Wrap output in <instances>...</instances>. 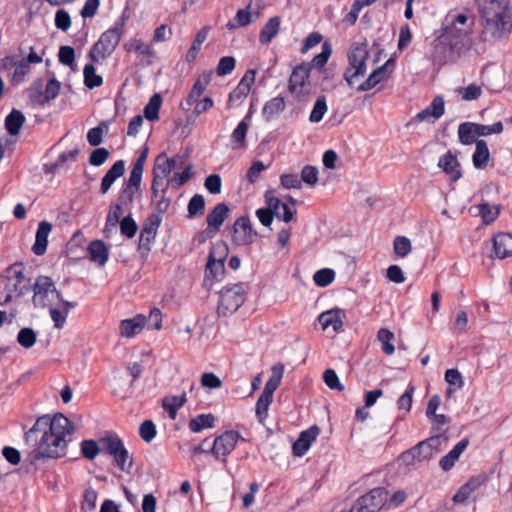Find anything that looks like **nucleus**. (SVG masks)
Instances as JSON below:
<instances>
[{
	"mask_svg": "<svg viewBox=\"0 0 512 512\" xmlns=\"http://www.w3.org/2000/svg\"><path fill=\"white\" fill-rule=\"evenodd\" d=\"M75 432V425L64 414L42 415L25 432V442L33 448H66Z\"/></svg>",
	"mask_w": 512,
	"mask_h": 512,
	"instance_id": "obj_1",
	"label": "nucleus"
},
{
	"mask_svg": "<svg viewBox=\"0 0 512 512\" xmlns=\"http://www.w3.org/2000/svg\"><path fill=\"white\" fill-rule=\"evenodd\" d=\"M474 25L472 15L450 12L442 23L440 40L451 51L459 53L470 46Z\"/></svg>",
	"mask_w": 512,
	"mask_h": 512,
	"instance_id": "obj_2",
	"label": "nucleus"
},
{
	"mask_svg": "<svg viewBox=\"0 0 512 512\" xmlns=\"http://www.w3.org/2000/svg\"><path fill=\"white\" fill-rule=\"evenodd\" d=\"M482 31L480 38L484 42L495 43L505 40L512 32L510 4L493 8L485 7L479 11Z\"/></svg>",
	"mask_w": 512,
	"mask_h": 512,
	"instance_id": "obj_3",
	"label": "nucleus"
},
{
	"mask_svg": "<svg viewBox=\"0 0 512 512\" xmlns=\"http://www.w3.org/2000/svg\"><path fill=\"white\" fill-rule=\"evenodd\" d=\"M126 17L122 15L112 27L104 31L91 47L89 57L93 62H100L112 55L124 34Z\"/></svg>",
	"mask_w": 512,
	"mask_h": 512,
	"instance_id": "obj_4",
	"label": "nucleus"
},
{
	"mask_svg": "<svg viewBox=\"0 0 512 512\" xmlns=\"http://www.w3.org/2000/svg\"><path fill=\"white\" fill-rule=\"evenodd\" d=\"M2 286L6 292L4 303L19 298L30 287V280L25 275V266L17 262L7 267L2 274Z\"/></svg>",
	"mask_w": 512,
	"mask_h": 512,
	"instance_id": "obj_5",
	"label": "nucleus"
},
{
	"mask_svg": "<svg viewBox=\"0 0 512 512\" xmlns=\"http://www.w3.org/2000/svg\"><path fill=\"white\" fill-rule=\"evenodd\" d=\"M368 56L366 43H356L351 46L348 52L349 65L344 73V78L348 85H354L360 77L365 75Z\"/></svg>",
	"mask_w": 512,
	"mask_h": 512,
	"instance_id": "obj_6",
	"label": "nucleus"
},
{
	"mask_svg": "<svg viewBox=\"0 0 512 512\" xmlns=\"http://www.w3.org/2000/svg\"><path fill=\"white\" fill-rule=\"evenodd\" d=\"M33 304L35 307L46 308L55 306L61 300V292L55 287L54 282L48 276H39L33 285Z\"/></svg>",
	"mask_w": 512,
	"mask_h": 512,
	"instance_id": "obj_7",
	"label": "nucleus"
},
{
	"mask_svg": "<svg viewBox=\"0 0 512 512\" xmlns=\"http://www.w3.org/2000/svg\"><path fill=\"white\" fill-rule=\"evenodd\" d=\"M245 300V288L242 283L225 286L219 295L218 313L226 316L236 312Z\"/></svg>",
	"mask_w": 512,
	"mask_h": 512,
	"instance_id": "obj_8",
	"label": "nucleus"
},
{
	"mask_svg": "<svg viewBox=\"0 0 512 512\" xmlns=\"http://www.w3.org/2000/svg\"><path fill=\"white\" fill-rule=\"evenodd\" d=\"M228 254V247L222 242L215 243L208 256L205 277L208 280L220 281L224 275V261Z\"/></svg>",
	"mask_w": 512,
	"mask_h": 512,
	"instance_id": "obj_9",
	"label": "nucleus"
},
{
	"mask_svg": "<svg viewBox=\"0 0 512 512\" xmlns=\"http://www.w3.org/2000/svg\"><path fill=\"white\" fill-rule=\"evenodd\" d=\"M387 496L386 489L374 488L355 501L352 512H379L386 508Z\"/></svg>",
	"mask_w": 512,
	"mask_h": 512,
	"instance_id": "obj_10",
	"label": "nucleus"
},
{
	"mask_svg": "<svg viewBox=\"0 0 512 512\" xmlns=\"http://www.w3.org/2000/svg\"><path fill=\"white\" fill-rule=\"evenodd\" d=\"M2 69L9 73L10 81L13 85L23 83L31 70L30 66L17 55L7 56L2 59Z\"/></svg>",
	"mask_w": 512,
	"mask_h": 512,
	"instance_id": "obj_11",
	"label": "nucleus"
},
{
	"mask_svg": "<svg viewBox=\"0 0 512 512\" xmlns=\"http://www.w3.org/2000/svg\"><path fill=\"white\" fill-rule=\"evenodd\" d=\"M123 49L127 53L136 55V57L145 65H151L156 57V51L153 46L138 37L129 38L123 44Z\"/></svg>",
	"mask_w": 512,
	"mask_h": 512,
	"instance_id": "obj_12",
	"label": "nucleus"
},
{
	"mask_svg": "<svg viewBox=\"0 0 512 512\" xmlns=\"http://www.w3.org/2000/svg\"><path fill=\"white\" fill-rule=\"evenodd\" d=\"M255 78V70L246 71L238 85L230 92L227 101L228 107L238 106L245 100L251 91V88L255 82Z\"/></svg>",
	"mask_w": 512,
	"mask_h": 512,
	"instance_id": "obj_13",
	"label": "nucleus"
},
{
	"mask_svg": "<svg viewBox=\"0 0 512 512\" xmlns=\"http://www.w3.org/2000/svg\"><path fill=\"white\" fill-rule=\"evenodd\" d=\"M141 181L142 179L129 175L119 192L117 203L127 212H131L134 200L140 194Z\"/></svg>",
	"mask_w": 512,
	"mask_h": 512,
	"instance_id": "obj_14",
	"label": "nucleus"
},
{
	"mask_svg": "<svg viewBox=\"0 0 512 512\" xmlns=\"http://www.w3.org/2000/svg\"><path fill=\"white\" fill-rule=\"evenodd\" d=\"M395 68L394 59H388L382 66L373 70L370 75L358 87L357 91H369L376 87L379 83L387 80Z\"/></svg>",
	"mask_w": 512,
	"mask_h": 512,
	"instance_id": "obj_15",
	"label": "nucleus"
},
{
	"mask_svg": "<svg viewBox=\"0 0 512 512\" xmlns=\"http://www.w3.org/2000/svg\"><path fill=\"white\" fill-rule=\"evenodd\" d=\"M211 76V71H205L196 78L187 97L180 103V108L182 110H189L193 106L195 101L201 99L202 94L204 93L207 86L211 82Z\"/></svg>",
	"mask_w": 512,
	"mask_h": 512,
	"instance_id": "obj_16",
	"label": "nucleus"
},
{
	"mask_svg": "<svg viewBox=\"0 0 512 512\" xmlns=\"http://www.w3.org/2000/svg\"><path fill=\"white\" fill-rule=\"evenodd\" d=\"M310 76V66L308 63H302L295 67L289 79V91L300 97L304 94L305 86Z\"/></svg>",
	"mask_w": 512,
	"mask_h": 512,
	"instance_id": "obj_17",
	"label": "nucleus"
},
{
	"mask_svg": "<svg viewBox=\"0 0 512 512\" xmlns=\"http://www.w3.org/2000/svg\"><path fill=\"white\" fill-rule=\"evenodd\" d=\"M230 450H223L222 453L219 450H192L190 460L195 465L197 470H201L209 465L212 460L226 462Z\"/></svg>",
	"mask_w": 512,
	"mask_h": 512,
	"instance_id": "obj_18",
	"label": "nucleus"
},
{
	"mask_svg": "<svg viewBox=\"0 0 512 512\" xmlns=\"http://www.w3.org/2000/svg\"><path fill=\"white\" fill-rule=\"evenodd\" d=\"M256 234L252 229L250 220L246 217L238 218L233 225V239L239 245L253 242Z\"/></svg>",
	"mask_w": 512,
	"mask_h": 512,
	"instance_id": "obj_19",
	"label": "nucleus"
},
{
	"mask_svg": "<svg viewBox=\"0 0 512 512\" xmlns=\"http://www.w3.org/2000/svg\"><path fill=\"white\" fill-rule=\"evenodd\" d=\"M162 222V217L159 214H150L141 229L139 237V246L149 249V245L154 241L157 230Z\"/></svg>",
	"mask_w": 512,
	"mask_h": 512,
	"instance_id": "obj_20",
	"label": "nucleus"
},
{
	"mask_svg": "<svg viewBox=\"0 0 512 512\" xmlns=\"http://www.w3.org/2000/svg\"><path fill=\"white\" fill-rule=\"evenodd\" d=\"M444 112V99L441 96H436L428 107L417 113L416 119L421 122L425 121L428 123H434L444 114Z\"/></svg>",
	"mask_w": 512,
	"mask_h": 512,
	"instance_id": "obj_21",
	"label": "nucleus"
},
{
	"mask_svg": "<svg viewBox=\"0 0 512 512\" xmlns=\"http://www.w3.org/2000/svg\"><path fill=\"white\" fill-rule=\"evenodd\" d=\"M146 324V317L138 314L133 318L124 319L119 324V334L123 338H133L139 334Z\"/></svg>",
	"mask_w": 512,
	"mask_h": 512,
	"instance_id": "obj_22",
	"label": "nucleus"
},
{
	"mask_svg": "<svg viewBox=\"0 0 512 512\" xmlns=\"http://www.w3.org/2000/svg\"><path fill=\"white\" fill-rule=\"evenodd\" d=\"M344 312L339 308H334L321 313L318 317V322L323 330L332 328L333 332L338 333L343 326Z\"/></svg>",
	"mask_w": 512,
	"mask_h": 512,
	"instance_id": "obj_23",
	"label": "nucleus"
},
{
	"mask_svg": "<svg viewBox=\"0 0 512 512\" xmlns=\"http://www.w3.org/2000/svg\"><path fill=\"white\" fill-rule=\"evenodd\" d=\"M438 166L449 176L451 181H457L462 177L458 159L450 151L440 157Z\"/></svg>",
	"mask_w": 512,
	"mask_h": 512,
	"instance_id": "obj_24",
	"label": "nucleus"
},
{
	"mask_svg": "<svg viewBox=\"0 0 512 512\" xmlns=\"http://www.w3.org/2000/svg\"><path fill=\"white\" fill-rule=\"evenodd\" d=\"M52 230V225L47 221H41L38 225L35 242L32 251L35 255L41 256L47 250L48 236Z\"/></svg>",
	"mask_w": 512,
	"mask_h": 512,
	"instance_id": "obj_25",
	"label": "nucleus"
},
{
	"mask_svg": "<svg viewBox=\"0 0 512 512\" xmlns=\"http://www.w3.org/2000/svg\"><path fill=\"white\" fill-rule=\"evenodd\" d=\"M495 257L499 259L512 258V234L498 233L493 238Z\"/></svg>",
	"mask_w": 512,
	"mask_h": 512,
	"instance_id": "obj_26",
	"label": "nucleus"
},
{
	"mask_svg": "<svg viewBox=\"0 0 512 512\" xmlns=\"http://www.w3.org/2000/svg\"><path fill=\"white\" fill-rule=\"evenodd\" d=\"M250 114H247L232 131L230 137L231 148L233 150L245 149L247 146L246 137L249 128Z\"/></svg>",
	"mask_w": 512,
	"mask_h": 512,
	"instance_id": "obj_27",
	"label": "nucleus"
},
{
	"mask_svg": "<svg viewBox=\"0 0 512 512\" xmlns=\"http://www.w3.org/2000/svg\"><path fill=\"white\" fill-rule=\"evenodd\" d=\"M450 436L447 430H441L439 428H432L431 436L426 440L420 441L413 448H440L450 445Z\"/></svg>",
	"mask_w": 512,
	"mask_h": 512,
	"instance_id": "obj_28",
	"label": "nucleus"
},
{
	"mask_svg": "<svg viewBox=\"0 0 512 512\" xmlns=\"http://www.w3.org/2000/svg\"><path fill=\"white\" fill-rule=\"evenodd\" d=\"M80 448H124L123 441L114 433H107L104 437L96 440H83Z\"/></svg>",
	"mask_w": 512,
	"mask_h": 512,
	"instance_id": "obj_29",
	"label": "nucleus"
},
{
	"mask_svg": "<svg viewBox=\"0 0 512 512\" xmlns=\"http://www.w3.org/2000/svg\"><path fill=\"white\" fill-rule=\"evenodd\" d=\"M125 172V162L123 160L116 161L106 172L101 180L100 190L105 194L109 191L114 182L120 178Z\"/></svg>",
	"mask_w": 512,
	"mask_h": 512,
	"instance_id": "obj_30",
	"label": "nucleus"
},
{
	"mask_svg": "<svg viewBox=\"0 0 512 512\" xmlns=\"http://www.w3.org/2000/svg\"><path fill=\"white\" fill-rule=\"evenodd\" d=\"M285 99L281 96H276L268 100L262 108V117L265 121L269 122L275 119L285 110Z\"/></svg>",
	"mask_w": 512,
	"mask_h": 512,
	"instance_id": "obj_31",
	"label": "nucleus"
},
{
	"mask_svg": "<svg viewBox=\"0 0 512 512\" xmlns=\"http://www.w3.org/2000/svg\"><path fill=\"white\" fill-rule=\"evenodd\" d=\"M229 208L225 203H218L207 215L206 221L209 229L218 231L228 216Z\"/></svg>",
	"mask_w": 512,
	"mask_h": 512,
	"instance_id": "obj_32",
	"label": "nucleus"
},
{
	"mask_svg": "<svg viewBox=\"0 0 512 512\" xmlns=\"http://www.w3.org/2000/svg\"><path fill=\"white\" fill-rule=\"evenodd\" d=\"M281 18L275 16L270 18L263 26L259 34V42L262 45L269 44L279 33Z\"/></svg>",
	"mask_w": 512,
	"mask_h": 512,
	"instance_id": "obj_33",
	"label": "nucleus"
},
{
	"mask_svg": "<svg viewBox=\"0 0 512 512\" xmlns=\"http://www.w3.org/2000/svg\"><path fill=\"white\" fill-rule=\"evenodd\" d=\"M211 30V26H203L196 34L191 47L186 53V61L192 63L196 60L199 51L201 50L202 44L206 41L208 34Z\"/></svg>",
	"mask_w": 512,
	"mask_h": 512,
	"instance_id": "obj_34",
	"label": "nucleus"
},
{
	"mask_svg": "<svg viewBox=\"0 0 512 512\" xmlns=\"http://www.w3.org/2000/svg\"><path fill=\"white\" fill-rule=\"evenodd\" d=\"M475 146V151L472 155L473 165L476 169H485L490 159L487 143L484 140H478Z\"/></svg>",
	"mask_w": 512,
	"mask_h": 512,
	"instance_id": "obj_35",
	"label": "nucleus"
},
{
	"mask_svg": "<svg viewBox=\"0 0 512 512\" xmlns=\"http://www.w3.org/2000/svg\"><path fill=\"white\" fill-rule=\"evenodd\" d=\"M88 253L90 259L100 266H104L108 261V249L101 240L92 241L88 246Z\"/></svg>",
	"mask_w": 512,
	"mask_h": 512,
	"instance_id": "obj_36",
	"label": "nucleus"
},
{
	"mask_svg": "<svg viewBox=\"0 0 512 512\" xmlns=\"http://www.w3.org/2000/svg\"><path fill=\"white\" fill-rule=\"evenodd\" d=\"M25 120L26 118L20 110L12 109L5 118V129L11 136H16L19 134Z\"/></svg>",
	"mask_w": 512,
	"mask_h": 512,
	"instance_id": "obj_37",
	"label": "nucleus"
},
{
	"mask_svg": "<svg viewBox=\"0 0 512 512\" xmlns=\"http://www.w3.org/2000/svg\"><path fill=\"white\" fill-rule=\"evenodd\" d=\"M283 373L284 367L281 364L274 365L272 367V375L265 383L264 389L261 394L273 398L275 390L279 387L281 383Z\"/></svg>",
	"mask_w": 512,
	"mask_h": 512,
	"instance_id": "obj_38",
	"label": "nucleus"
},
{
	"mask_svg": "<svg viewBox=\"0 0 512 512\" xmlns=\"http://www.w3.org/2000/svg\"><path fill=\"white\" fill-rule=\"evenodd\" d=\"M187 398L186 394L166 396L162 401L164 410L168 413L171 419H175L178 410L185 404Z\"/></svg>",
	"mask_w": 512,
	"mask_h": 512,
	"instance_id": "obj_39",
	"label": "nucleus"
},
{
	"mask_svg": "<svg viewBox=\"0 0 512 512\" xmlns=\"http://www.w3.org/2000/svg\"><path fill=\"white\" fill-rule=\"evenodd\" d=\"M459 140L464 145L476 144L478 141V132L476 129V123L464 122L458 126Z\"/></svg>",
	"mask_w": 512,
	"mask_h": 512,
	"instance_id": "obj_40",
	"label": "nucleus"
},
{
	"mask_svg": "<svg viewBox=\"0 0 512 512\" xmlns=\"http://www.w3.org/2000/svg\"><path fill=\"white\" fill-rule=\"evenodd\" d=\"M109 456L113 457V461L122 471L130 472L133 465V457L128 450H104Z\"/></svg>",
	"mask_w": 512,
	"mask_h": 512,
	"instance_id": "obj_41",
	"label": "nucleus"
},
{
	"mask_svg": "<svg viewBox=\"0 0 512 512\" xmlns=\"http://www.w3.org/2000/svg\"><path fill=\"white\" fill-rule=\"evenodd\" d=\"M215 423L213 414H199L190 419L188 423L189 429L194 433H199L204 429L212 428Z\"/></svg>",
	"mask_w": 512,
	"mask_h": 512,
	"instance_id": "obj_42",
	"label": "nucleus"
},
{
	"mask_svg": "<svg viewBox=\"0 0 512 512\" xmlns=\"http://www.w3.org/2000/svg\"><path fill=\"white\" fill-rule=\"evenodd\" d=\"M240 439L243 440L238 432L234 430L225 431L215 438L212 448H234Z\"/></svg>",
	"mask_w": 512,
	"mask_h": 512,
	"instance_id": "obj_43",
	"label": "nucleus"
},
{
	"mask_svg": "<svg viewBox=\"0 0 512 512\" xmlns=\"http://www.w3.org/2000/svg\"><path fill=\"white\" fill-rule=\"evenodd\" d=\"M478 213L484 224L488 225L494 222L500 214V206L490 203H481L477 206Z\"/></svg>",
	"mask_w": 512,
	"mask_h": 512,
	"instance_id": "obj_44",
	"label": "nucleus"
},
{
	"mask_svg": "<svg viewBox=\"0 0 512 512\" xmlns=\"http://www.w3.org/2000/svg\"><path fill=\"white\" fill-rule=\"evenodd\" d=\"M307 450H276L270 459L278 466H288L290 457H303Z\"/></svg>",
	"mask_w": 512,
	"mask_h": 512,
	"instance_id": "obj_45",
	"label": "nucleus"
},
{
	"mask_svg": "<svg viewBox=\"0 0 512 512\" xmlns=\"http://www.w3.org/2000/svg\"><path fill=\"white\" fill-rule=\"evenodd\" d=\"M250 6L249 4L245 9L238 10L234 19L227 22L226 28L228 30H235L249 25L252 22V16L249 11Z\"/></svg>",
	"mask_w": 512,
	"mask_h": 512,
	"instance_id": "obj_46",
	"label": "nucleus"
},
{
	"mask_svg": "<svg viewBox=\"0 0 512 512\" xmlns=\"http://www.w3.org/2000/svg\"><path fill=\"white\" fill-rule=\"evenodd\" d=\"M319 434L317 426H311L300 433L299 438L293 443L292 448H310Z\"/></svg>",
	"mask_w": 512,
	"mask_h": 512,
	"instance_id": "obj_47",
	"label": "nucleus"
},
{
	"mask_svg": "<svg viewBox=\"0 0 512 512\" xmlns=\"http://www.w3.org/2000/svg\"><path fill=\"white\" fill-rule=\"evenodd\" d=\"M162 105V97L155 93L144 107V117L149 121H155L159 118V110Z\"/></svg>",
	"mask_w": 512,
	"mask_h": 512,
	"instance_id": "obj_48",
	"label": "nucleus"
},
{
	"mask_svg": "<svg viewBox=\"0 0 512 512\" xmlns=\"http://www.w3.org/2000/svg\"><path fill=\"white\" fill-rule=\"evenodd\" d=\"M84 84L89 89L99 87L103 83V79L100 75L96 74L95 67L93 64H86L83 70Z\"/></svg>",
	"mask_w": 512,
	"mask_h": 512,
	"instance_id": "obj_49",
	"label": "nucleus"
},
{
	"mask_svg": "<svg viewBox=\"0 0 512 512\" xmlns=\"http://www.w3.org/2000/svg\"><path fill=\"white\" fill-rule=\"evenodd\" d=\"M118 225L121 234L129 239L133 238L137 233L138 225L133 219L131 212H128V215L123 217Z\"/></svg>",
	"mask_w": 512,
	"mask_h": 512,
	"instance_id": "obj_50",
	"label": "nucleus"
},
{
	"mask_svg": "<svg viewBox=\"0 0 512 512\" xmlns=\"http://www.w3.org/2000/svg\"><path fill=\"white\" fill-rule=\"evenodd\" d=\"M377 338L381 343L382 351L386 355H392L395 351V347L391 343L394 338V334L390 330L382 328L378 331Z\"/></svg>",
	"mask_w": 512,
	"mask_h": 512,
	"instance_id": "obj_51",
	"label": "nucleus"
},
{
	"mask_svg": "<svg viewBox=\"0 0 512 512\" xmlns=\"http://www.w3.org/2000/svg\"><path fill=\"white\" fill-rule=\"evenodd\" d=\"M335 279V272L330 268H323L316 271L313 275L314 283L318 287H326Z\"/></svg>",
	"mask_w": 512,
	"mask_h": 512,
	"instance_id": "obj_52",
	"label": "nucleus"
},
{
	"mask_svg": "<svg viewBox=\"0 0 512 512\" xmlns=\"http://www.w3.org/2000/svg\"><path fill=\"white\" fill-rule=\"evenodd\" d=\"M327 112V104L324 96L318 97L314 103L313 109L309 116V121L312 123L320 122L325 113Z\"/></svg>",
	"mask_w": 512,
	"mask_h": 512,
	"instance_id": "obj_53",
	"label": "nucleus"
},
{
	"mask_svg": "<svg viewBox=\"0 0 512 512\" xmlns=\"http://www.w3.org/2000/svg\"><path fill=\"white\" fill-rule=\"evenodd\" d=\"M65 456L64 450H34L33 454L30 455V463L36 464L37 461L44 459H58Z\"/></svg>",
	"mask_w": 512,
	"mask_h": 512,
	"instance_id": "obj_54",
	"label": "nucleus"
},
{
	"mask_svg": "<svg viewBox=\"0 0 512 512\" xmlns=\"http://www.w3.org/2000/svg\"><path fill=\"white\" fill-rule=\"evenodd\" d=\"M172 171L166 153L159 154L155 159L153 173L167 178Z\"/></svg>",
	"mask_w": 512,
	"mask_h": 512,
	"instance_id": "obj_55",
	"label": "nucleus"
},
{
	"mask_svg": "<svg viewBox=\"0 0 512 512\" xmlns=\"http://www.w3.org/2000/svg\"><path fill=\"white\" fill-rule=\"evenodd\" d=\"M205 200L200 194H195L188 203V215L190 218L202 215L204 212Z\"/></svg>",
	"mask_w": 512,
	"mask_h": 512,
	"instance_id": "obj_56",
	"label": "nucleus"
},
{
	"mask_svg": "<svg viewBox=\"0 0 512 512\" xmlns=\"http://www.w3.org/2000/svg\"><path fill=\"white\" fill-rule=\"evenodd\" d=\"M236 66V60L232 56L221 57L216 67L218 76H225L231 74Z\"/></svg>",
	"mask_w": 512,
	"mask_h": 512,
	"instance_id": "obj_57",
	"label": "nucleus"
},
{
	"mask_svg": "<svg viewBox=\"0 0 512 512\" xmlns=\"http://www.w3.org/2000/svg\"><path fill=\"white\" fill-rule=\"evenodd\" d=\"M272 400H273V398L262 395V394L258 398V400L256 402L255 412H256V416L260 422H263L266 419L267 414H268V409H269L270 404L272 403Z\"/></svg>",
	"mask_w": 512,
	"mask_h": 512,
	"instance_id": "obj_58",
	"label": "nucleus"
},
{
	"mask_svg": "<svg viewBox=\"0 0 512 512\" xmlns=\"http://www.w3.org/2000/svg\"><path fill=\"white\" fill-rule=\"evenodd\" d=\"M331 53H332V49H331V46L330 44L328 43H324L322 45V51L317 54L311 61V63H309L308 65L311 67H315V68H322L325 66V64L327 63L329 57L331 56Z\"/></svg>",
	"mask_w": 512,
	"mask_h": 512,
	"instance_id": "obj_59",
	"label": "nucleus"
},
{
	"mask_svg": "<svg viewBox=\"0 0 512 512\" xmlns=\"http://www.w3.org/2000/svg\"><path fill=\"white\" fill-rule=\"evenodd\" d=\"M18 343L24 348H31L36 342V333L31 328H22L17 335Z\"/></svg>",
	"mask_w": 512,
	"mask_h": 512,
	"instance_id": "obj_60",
	"label": "nucleus"
},
{
	"mask_svg": "<svg viewBox=\"0 0 512 512\" xmlns=\"http://www.w3.org/2000/svg\"><path fill=\"white\" fill-rule=\"evenodd\" d=\"M171 185L170 179L153 173V179L151 183V194L157 196L160 192H167Z\"/></svg>",
	"mask_w": 512,
	"mask_h": 512,
	"instance_id": "obj_61",
	"label": "nucleus"
},
{
	"mask_svg": "<svg viewBox=\"0 0 512 512\" xmlns=\"http://www.w3.org/2000/svg\"><path fill=\"white\" fill-rule=\"evenodd\" d=\"M394 252L399 257H406L411 251V242L407 237L398 236L394 240Z\"/></svg>",
	"mask_w": 512,
	"mask_h": 512,
	"instance_id": "obj_62",
	"label": "nucleus"
},
{
	"mask_svg": "<svg viewBox=\"0 0 512 512\" xmlns=\"http://www.w3.org/2000/svg\"><path fill=\"white\" fill-rule=\"evenodd\" d=\"M458 93L465 101H473L482 95V88L477 84H470L467 87L460 88Z\"/></svg>",
	"mask_w": 512,
	"mask_h": 512,
	"instance_id": "obj_63",
	"label": "nucleus"
},
{
	"mask_svg": "<svg viewBox=\"0 0 512 512\" xmlns=\"http://www.w3.org/2000/svg\"><path fill=\"white\" fill-rule=\"evenodd\" d=\"M323 380L328 388L332 390L342 391L344 386L341 384L339 377L333 369H326L323 373Z\"/></svg>",
	"mask_w": 512,
	"mask_h": 512,
	"instance_id": "obj_64",
	"label": "nucleus"
}]
</instances>
